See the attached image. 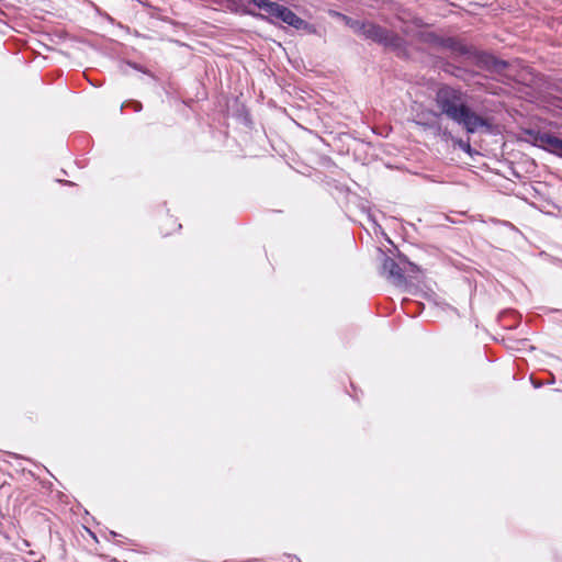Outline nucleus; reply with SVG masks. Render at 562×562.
I'll return each instance as SVG.
<instances>
[{
  "label": "nucleus",
  "mask_w": 562,
  "mask_h": 562,
  "mask_svg": "<svg viewBox=\"0 0 562 562\" xmlns=\"http://www.w3.org/2000/svg\"><path fill=\"white\" fill-rule=\"evenodd\" d=\"M537 139L540 142L542 147H544L546 149H548L552 153H555L559 140H560L559 137L548 134V133L540 134Z\"/></svg>",
  "instance_id": "7"
},
{
  "label": "nucleus",
  "mask_w": 562,
  "mask_h": 562,
  "mask_svg": "<svg viewBox=\"0 0 562 562\" xmlns=\"http://www.w3.org/2000/svg\"><path fill=\"white\" fill-rule=\"evenodd\" d=\"M495 65H496L497 69H503L507 66V63L506 61H497Z\"/></svg>",
  "instance_id": "9"
},
{
  "label": "nucleus",
  "mask_w": 562,
  "mask_h": 562,
  "mask_svg": "<svg viewBox=\"0 0 562 562\" xmlns=\"http://www.w3.org/2000/svg\"><path fill=\"white\" fill-rule=\"evenodd\" d=\"M352 27L366 38L372 40L386 47L396 48L401 46L402 38L398 35L372 22L357 21Z\"/></svg>",
  "instance_id": "3"
},
{
  "label": "nucleus",
  "mask_w": 562,
  "mask_h": 562,
  "mask_svg": "<svg viewBox=\"0 0 562 562\" xmlns=\"http://www.w3.org/2000/svg\"><path fill=\"white\" fill-rule=\"evenodd\" d=\"M251 2L270 18L280 20L296 30H304L308 33L314 32L313 25L282 4L269 0H251Z\"/></svg>",
  "instance_id": "2"
},
{
  "label": "nucleus",
  "mask_w": 562,
  "mask_h": 562,
  "mask_svg": "<svg viewBox=\"0 0 562 562\" xmlns=\"http://www.w3.org/2000/svg\"><path fill=\"white\" fill-rule=\"evenodd\" d=\"M454 144L460 148L462 149L463 151L465 153H471V145H470V142L469 140H463V139H456L454 140Z\"/></svg>",
  "instance_id": "8"
},
{
  "label": "nucleus",
  "mask_w": 562,
  "mask_h": 562,
  "mask_svg": "<svg viewBox=\"0 0 562 562\" xmlns=\"http://www.w3.org/2000/svg\"><path fill=\"white\" fill-rule=\"evenodd\" d=\"M441 45L450 49L453 54L459 56H475L476 50L472 46H468L461 41L448 37L441 41Z\"/></svg>",
  "instance_id": "6"
},
{
  "label": "nucleus",
  "mask_w": 562,
  "mask_h": 562,
  "mask_svg": "<svg viewBox=\"0 0 562 562\" xmlns=\"http://www.w3.org/2000/svg\"><path fill=\"white\" fill-rule=\"evenodd\" d=\"M400 261L397 262L395 259L383 256L382 261V274L385 276L393 284L395 285H404L406 283L405 272H416L418 271V267L406 260L405 257L400 256Z\"/></svg>",
  "instance_id": "4"
},
{
  "label": "nucleus",
  "mask_w": 562,
  "mask_h": 562,
  "mask_svg": "<svg viewBox=\"0 0 562 562\" xmlns=\"http://www.w3.org/2000/svg\"><path fill=\"white\" fill-rule=\"evenodd\" d=\"M435 104L440 115L460 125L468 134L490 132V121L476 113L468 103V94L460 88L443 85L438 88Z\"/></svg>",
  "instance_id": "1"
},
{
  "label": "nucleus",
  "mask_w": 562,
  "mask_h": 562,
  "mask_svg": "<svg viewBox=\"0 0 562 562\" xmlns=\"http://www.w3.org/2000/svg\"><path fill=\"white\" fill-rule=\"evenodd\" d=\"M554 154L562 155V139L560 138L557 150Z\"/></svg>",
  "instance_id": "10"
},
{
  "label": "nucleus",
  "mask_w": 562,
  "mask_h": 562,
  "mask_svg": "<svg viewBox=\"0 0 562 562\" xmlns=\"http://www.w3.org/2000/svg\"><path fill=\"white\" fill-rule=\"evenodd\" d=\"M140 109H142V104L140 103H138V102L134 103V110L135 111H139Z\"/></svg>",
  "instance_id": "11"
},
{
  "label": "nucleus",
  "mask_w": 562,
  "mask_h": 562,
  "mask_svg": "<svg viewBox=\"0 0 562 562\" xmlns=\"http://www.w3.org/2000/svg\"><path fill=\"white\" fill-rule=\"evenodd\" d=\"M439 115H440L439 113H437L432 110L420 109V110H417L415 114H413L412 121L415 124L423 126L425 128H437V127H439V125H438Z\"/></svg>",
  "instance_id": "5"
}]
</instances>
